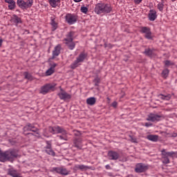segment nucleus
Wrapping results in <instances>:
<instances>
[{"label": "nucleus", "mask_w": 177, "mask_h": 177, "mask_svg": "<svg viewBox=\"0 0 177 177\" xmlns=\"http://www.w3.org/2000/svg\"><path fill=\"white\" fill-rule=\"evenodd\" d=\"M159 98L161 100H164L165 101H169L171 97V95L169 93L168 95H162V93H160V95H158Z\"/></svg>", "instance_id": "25"}, {"label": "nucleus", "mask_w": 177, "mask_h": 177, "mask_svg": "<svg viewBox=\"0 0 177 177\" xmlns=\"http://www.w3.org/2000/svg\"><path fill=\"white\" fill-rule=\"evenodd\" d=\"M0 91H2V88L0 86Z\"/></svg>", "instance_id": "49"}, {"label": "nucleus", "mask_w": 177, "mask_h": 177, "mask_svg": "<svg viewBox=\"0 0 177 177\" xmlns=\"http://www.w3.org/2000/svg\"><path fill=\"white\" fill-rule=\"evenodd\" d=\"M18 152L15 149H8V151H3L0 148V161L6 162L8 160L15 159L17 158Z\"/></svg>", "instance_id": "1"}, {"label": "nucleus", "mask_w": 177, "mask_h": 177, "mask_svg": "<svg viewBox=\"0 0 177 177\" xmlns=\"http://www.w3.org/2000/svg\"><path fill=\"white\" fill-rule=\"evenodd\" d=\"M75 2H77V3H78V2H81V1H82V0H73Z\"/></svg>", "instance_id": "47"}, {"label": "nucleus", "mask_w": 177, "mask_h": 177, "mask_svg": "<svg viewBox=\"0 0 177 177\" xmlns=\"http://www.w3.org/2000/svg\"><path fill=\"white\" fill-rule=\"evenodd\" d=\"M46 149H49L50 147H52L51 141H46Z\"/></svg>", "instance_id": "38"}, {"label": "nucleus", "mask_w": 177, "mask_h": 177, "mask_svg": "<svg viewBox=\"0 0 177 177\" xmlns=\"http://www.w3.org/2000/svg\"><path fill=\"white\" fill-rule=\"evenodd\" d=\"M112 106H113V108H117L118 104L117 102H113L112 104H111Z\"/></svg>", "instance_id": "42"}, {"label": "nucleus", "mask_w": 177, "mask_h": 177, "mask_svg": "<svg viewBox=\"0 0 177 177\" xmlns=\"http://www.w3.org/2000/svg\"><path fill=\"white\" fill-rule=\"evenodd\" d=\"M171 137L176 138L177 137V133H172Z\"/></svg>", "instance_id": "45"}, {"label": "nucleus", "mask_w": 177, "mask_h": 177, "mask_svg": "<svg viewBox=\"0 0 177 177\" xmlns=\"http://www.w3.org/2000/svg\"><path fill=\"white\" fill-rule=\"evenodd\" d=\"M61 0H48V3L53 8H56L60 3Z\"/></svg>", "instance_id": "23"}, {"label": "nucleus", "mask_w": 177, "mask_h": 177, "mask_svg": "<svg viewBox=\"0 0 177 177\" xmlns=\"http://www.w3.org/2000/svg\"><path fill=\"white\" fill-rule=\"evenodd\" d=\"M24 130L32 131V132H37L38 131L37 127H35V126H33L32 124H28L27 126H25V127H24Z\"/></svg>", "instance_id": "21"}, {"label": "nucleus", "mask_w": 177, "mask_h": 177, "mask_svg": "<svg viewBox=\"0 0 177 177\" xmlns=\"http://www.w3.org/2000/svg\"><path fill=\"white\" fill-rule=\"evenodd\" d=\"M93 82H95V86H99V84H100V78L99 77V76H96Z\"/></svg>", "instance_id": "33"}, {"label": "nucleus", "mask_w": 177, "mask_h": 177, "mask_svg": "<svg viewBox=\"0 0 177 177\" xmlns=\"http://www.w3.org/2000/svg\"><path fill=\"white\" fill-rule=\"evenodd\" d=\"M51 26H53V30L54 31L55 30L57 29V24L56 23V21H55L54 19L51 20Z\"/></svg>", "instance_id": "34"}, {"label": "nucleus", "mask_w": 177, "mask_h": 177, "mask_svg": "<svg viewBox=\"0 0 177 177\" xmlns=\"http://www.w3.org/2000/svg\"><path fill=\"white\" fill-rule=\"evenodd\" d=\"M162 2H165V0H160ZM172 2H175V1H177V0H171Z\"/></svg>", "instance_id": "48"}, {"label": "nucleus", "mask_w": 177, "mask_h": 177, "mask_svg": "<svg viewBox=\"0 0 177 177\" xmlns=\"http://www.w3.org/2000/svg\"><path fill=\"white\" fill-rule=\"evenodd\" d=\"M6 3H8V9L14 10L16 8V2L14 0H4Z\"/></svg>", "instance_id": "19"}, {"label": "nucleus", "mask_w": 177, "mask_h": 177, "mask_svg": "<svg viewBox=\"0 0 177 177\" xmlns=\"http://www.w3.org/2000/svg\"><path fill=\"white\" fill-rule=\"evenodd\" d=\"M61 45H57L55 47L54 50H53V57H57L60 55Z\"/></svg>", "instance_id": "22"}, {"label": "nucleus", "mask_w": 177, "mask_h": 177, "mask_svg": "<svg viewBox=\"0 0 177 177\" xmlns=\"http://www.w3.org/2000/svg\"><path fill=\"white\" fill-rule=\"evenodd\" d=\"M74 144L76 146V147H80V144L78 142V140L75 139V140L74 141Z\"/></svg>", "instance_id": "41"}, {"label": "nucleus", "mask_w": 177, "mask_h": 177, "mask_svg": "<svg viewBox=\"0 0 177 177\" xmlns=\"http://www.w3.org/2000/svg\"><path fill=\"white\" fill-rule=\"evenodd\" d=\"M55 85L52 84L51 83H48L47 84H45L44 86H42L40 89V93L43 95L48 94L49 91H53L55 88Z\"/></svg>", "instance_id": "8"}, {"label": "nucleus", "mask_w": 177, "mask_h": 177, "mask_svg": "<svg viewBox=\"0 0 177 177\" xmlns=\"http://www.w3.org/2000/svg\"><path fill=\"white\" fill-rule=\"evenodd\" d=\"M143 0H134L135 3L140 4Z\"/></svg>", "instance_id": "43"}, {"label": "nucleus", "mask_w": 177, "mask_h": 177, "mask_svg": "<svg viewBox=\"0 0 177 177\" xmlns=\"http://www.w3.org/2000/svg\"><path fill=\"white\" fill-rule=\"evenodd\" d=\"M3 41V39H0V47L2 46Z\"/></svg>", "instance_id": "46"}, {"label": "nucleus", "mask_w": 177, "mask_h": 177, "mask_svg": "<svg viewBox=\"0 0 177 177\" xmlns=\"http://www.w3.org/2000/svg\"><path fill=\"white\" fill-rule=\"evenodd\" d=\"M105 168H106V169H111V167L110 166V165H106L105 166Z\"/></svg>", "instance_id": "44"}, {"label": "nucleus", "mask_w": 177, "mask_h": 177, "mask_svg": "<svg viewBox=\"0 0 177 177\" xmlns=\"http://www.w3.org/2000/svg\"><path fill=\"white\" fill-rule=\"evenodd\" d=\"M17 4L23 10H27V9L32 7L33 0H17Z\"/></svg>", "instance_id": "4"}, {"label": "nucleus", "mask_w": 177, "mask_h": 177, "mask_svg": "<svg viewBox=\"0 0 177 177\" xmlns=\"http://www.w3.org/2000/svg\"><path fill=\"white\" fill-rule=\"evenodd\" d=\"M145 53L147 55H149V57H151L153 55V51L152 50H150V48H147L145 50Z\"/></svg>", "instance_id": "30"}, {"label": "nucleus", "mask_w": 177, "mask_h": 177, "mask_svg": "<svg viewBox=\"0 0 177 177\" xmlns=\"http://www.w3.org/2000/svg\"><path fill=\"white\" fill-rule=\"evenodd\" d=\"M68 48H70V50H74L75 47V43H74L72 40V41H71L68 44Z\"/></svg>", "instance_id": "35"}, {"label": "nucleus", "mask_w": 177, "mask_h": 177, "mask_svg": "<svg viewBox=\"0 0 177 177\" xmlns=\"http://www.w3.org/2000/svg\"><path fill=\"white\" fill-rule=\"evenodd\" d=\"M46 151L50 156H55V153L54 151H53L52 147H50L48 149H46Z\"/></svg>", "instance_id": "31"}, {"label": "nucleus", "mask_w": 177, "mask_h": 177, "mask_svg": "<svg viewBox=\"0 0 177 177\" xmlns=\"http://www.w3.org/2000/svg\"><path fill=\"white\" fill-rule=\"evenodd\" d=\"M75 37V32H73V31L68 32L65 38V40L66 41V44L68 46V44H70L71 41H73Z\"/></svg>", "instance_id": "16"}, {"label": "nucleus", "mask_w": 177, "mask_h": 177, "mask_svg": "<svg viewBox=\"0 0 177 177\" xmlns=\"http://www.w3.org/2000/svg\"><path fill=\"white\" fill-rule=\"evenodd\" d=\"M8 175L12 177H22L21 174L18 171L17 169L14 168H10L8 169Z\"/></svg>", "instance_id": "15"}, {"label": "nucleus", "mask_w": 177, "mask_h": 177, "mask_svg": "<svg viewBox=\"0 0 177 177\" xmlns=\"http://www.w3.org/2000/svg\"><path fill=\"white\" fill-rule=\"evenodd\" d=\"M52 171H55L57 174H60L61 175H69L70 171L65 167H55L52 169Z\"/></svg>", "instance_id": "11"}, {"label": "nucleus", "mask_w": 177, "mask_h": 177, "mask_svg": "<svg viewBox=\"0 0 177 177\" xmlns=\"http://www.w3.org/2000/svg\"><path fill=\"white\" fill-rule=\"evenodd\" d=\"M120 153H118V151H108V158L109 160H118L120 158Z\"/></svg>", "instance_id": "14"}, {"label": "nucleus", "mask_w": 177, "mask_h": 177, "mask_svg": "<svg viewBox=\"0 0 177 177\" xmlns=\"http://www.w3.org/2000/svg\"><path fill=\"white\" fill-rule=\"evenodd\" d=\"M75 168L77 169L85 170V169H88V167L84 166V165H77L75 166Z\"/></svg>", "instance_id": "29"}, {"label": "nucleus", "mask_w": 177, "mask_h": 177, "mask_svg": "<svg viewBox=\"0 0 177 177\" xmlns=\"http://www.w3.org/2000/svg\"><path fill=\"white\" fill-rule=\"evenodd\" d=\"M153 124H151V122H145L144 124V126L146 127H152Z\"/></svg>", "instance_id": "40"}, {"label": "nucleus", "mask_w": 177, "mask_h": 177, "mask_svg": "<svg viewBox=\"0 0 177 177\" xmlns=\"http://www.w3.org/2000/svg\"><path fill=\"white\" fill-rule=\"evenodd\" d=\"M149 165H146L145 163L140 162L137 163L135 165V171L136 173L140 174V173H145L149 170Z\"/></svg>", "instance_id": "5"}, {"label": "nucleus", "mask_w": 177, "mask_h": 177, "mask_svg": "<svg viewBox=\"0 0 177 177\" xmlns=\"http://www.w3.org/2000/svg\"><path fill=\"white\" fill-rule=\"evenodd\" d=\"M57 133H62V136H57V138L61 139V140H68L67 131L64 130L63 127L57 126Z\"/></svg>", "instance_id": "12"}, {"label": "nucleus", "mask_w": 177, "mask_h": 177, "mask_svg": "<svg viewBox=\"0 0 177 177\" xmlns=\"http://www.w3.org/2000/svg\"><path fill=\"white\" fill-rule=\"evenodd\" d=\"M48 131L50 132V133L56 134L57 133V126L55 127H50L48 129Z\"/></svg>", "instance_id": "27"}, {"label": "nucleus", "mask_w": 177, "mask_h": 177, "mask_svg": "<svg viewBox=\"0 0 177 177\" xmlns=\"http://www.w3.org/2000/svg\"><path fill=\"white\" fill-rule=\"evenodd\" d=\"M57 64H53L50 65V68L46 71V75H52L55 71V68H56Z\"/></svg>", "instance_id": "20"}, {"label": "nucleus", "mask_w": 177, "mask_h": 177, "mask_svg": "<svg viewBox=\"0 0 177 177\" xmlns=\"http://www.w3.org/2000/svg\"><path fill=\"white\" fill-rule=\"evenodd\" d=\"M140 32L144 33V37L147 39H153V38L151 28H147V26H142L140 30Z\"/></svg>", "instance_id": "6"}, {"label": "nucleus", "mask_w": 177, "mask_h": 177, "mask_svg": "<svg viewBox=\"0 0 177 177\" xmlns=\"http://www.w3.org/2000/svg\"><path fill=\"white\" fill-rule=\"evenodd\" d=\"M158 17L157 11L154 9H151L149 10V12L148 14V18L149 21H155Z\"/></svg>", "instance_id": "17"}, {"label": "nucleus", "mask_w": 177, "mask_h": 177, "mask_svg": "<svg viewBox=\"0 0 177 177\" xmlns=\"http://www.w3.org/2000/svg\"><path fill=\"white\" fill-rule=\"evenodd\" d=\"M81 12H83V14L86 15L88 11V8L84 7V6H82L80 8Z\"/></svg>", "instance_id": "32"}, {"label": "nucleus", "mask_w": 177, "mask_h": 177, "mask_svg": "<svg viewBox=\"0 0 177 177\" xmlns=\"http://www.w3.org/2000/svg\"><path fill=\"white\" fill-rule=\"evenodd\" d=\"M24 75L26 79L32 80V76L31 75V74H30V73L25 72Z\"/></svg>", "instance_id": "37"}, {"label": "nucleus", "mask_w": 177, "mask_h": 177, "mask_svg": "<svg viewBox=\"0 0 177 177\" xmlns=\"http://www.w3.org/2000/svg\"><path fill=\"white\" fill-rule=\"evenodd\" d=\"M162 117V115H157L156 113H149L147 117V120L152 122H159Z\"/></svg>", "instance_id": "13"}, {"label": "nucleus", "mask_w": 177, "mask_h": 177, "mask_svg": "<svg viewBox=\"0 0 177 177\" xmlns=\"http://www.w3.org/2000/svg\"><path fill=\"white\" fill-rule=\"evenodd\" d=\"M11 23L15 24V26H18V24H20L22 23V19L20 17H18L17 15H12L11 17Z\"/></svg>", "instance_id": "18"}, {"label": "nucleus", "mask_w": 177, "mask_h": 177, "mask_svg": "<svg viewBox=\"0 0 177 177\" xmlns=\"http://www.w3.org/2000/svg\"><path fill=\"white\" fill-rule=\"evenodd\" d=\"M78 19V17L76 14H66V21L69 24L70 26H72L73 24H75Z\"/></svg>", "instance_id": "7"}, {"label": "nucleus", "mask_w": 177, "mask_h": 177, "mask_svg": "<svg viewBox=\"0 0 177 177\" xmlns=\"http://www.w3.org/2000/svg\"><path fill=\"white\" fill-rule=\"evenodd\" d=\"M57 95L60 100H62L63 101H69V100H71L72 97V95H71V93H68L62 88H60V91L57 93Z\"/></svg>", "instance_id": "9"}, {"label": "nucleus", "mask_w": 177, "mask_h": 177, "mask_svg": "<svg viewBox=\"0 0 177 177\" xmlns=\"http://www.w3.org/2000/svg\"><path fill=\"white\" fill-rule=\"evenodd\" d=\"M88 54L85 52H82L79 54L78 57H76V60H75L71 65V68L75 69L78 66H80L82 62H84L85 59H86Z\"/></svg>", "instance_id": "3"}, {"label": "nucleus", "mask_w": 177, "mask_h": 177, "mask_svg": "<svg viewBox=\"0 0 177 177\" xmlns=\"http://www.w3.org/2000/svg\"><path fill=\"white\" fill-rule=\"evenodd\" d=\"M165 2H159L158 3L157 5V8L158 9L159 11H161L162 12V11L164 10V6H165Z\"/></svg>", "instance_id": "28"}, {"label": "nucleus", "mask_w": 177, "mask_h": 177, "mask_svg": "<svg viewBox=\"0 0 177 177\" xmlns=\"http://www.w3.org/2000/svg\"><path fill=\"white\" fill-rule=\"evenodd\" d=\"M86 103L88 105H94L96 103V98L95 97H89L86 99Z\"/></svg>", "instance_id": "24"}, {"label": "nucleus", "mask_w": 177, "mask_h": 177, "mask_svg": "<svg viewBox=\"0 0 177 177\" xmlns=\"http://www.w3.org/2000/svg\"><path fill=\"white\" fill-rule=\"evenodd\" d=\"M147 139L148 140H150V141H158V136H154V135H149V136H147Z\"/></svg>", "instance_id": "26"}, {"label": "nucleus", "mask_w": 177, "mask_h": 177, "mask_svg": "<svg viewBox=\"0 0 177 177\" xmlns=\"http://www.w3.org/2000/svg\"><path fill=\"white\" fill-rule=\"evenodd\" d=\"M174 154V151H166L165 149H162V162L165 164H168L170 162L169 156H173Z\"/></svg>", "instance_id": "10"}, {"label": "nucleus", "mask_w": 177, "mask_h": 177, "mask_svg": "<svg viewBox=\"0 0 177 177\" xmlns=\"http://www.w3.org/2000/svg\"><path fill=\"white\" fill-rule=\"evenodd\" d=\"M165 66H171L173 65V62H171V61L166 60L165 61Z\"/></svg>", "instance_id": "39"}, {"label": "nucleus", "mask_w": 177, "mask_h": 177, "mask_svg": "<svg viewBox=\"0 0 177 177\" xmlns=\"http://www.w3.org/2000/svg\"><path fill=\"white\" fill-rule=\"evenodd\" d=\"M95 12L97 15L109 14L113 10L110 3H97L94 9Z\"/></svg>", "instance_id": "2"}, {"label": "nucleus", "mask_w": 177, "mask_h": 177, "mask_svg": "<svg viewBox=\"0 0 177 177\" xmlns=\"http://www.w3.org/2000/svg\"><path fill=\"white\" fill-rule=\"evenodd\" d=\"M169 73V71L168 68L164 69L162 73L163 77H167V76H168Z\"/></svg>", "instance_id": "36"}]
</instances>
